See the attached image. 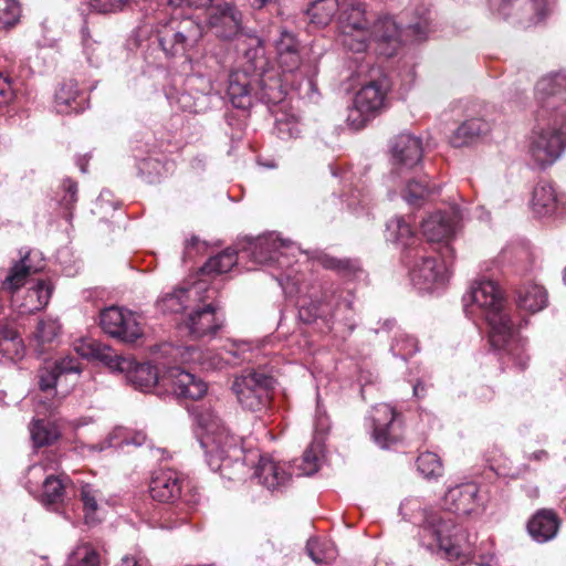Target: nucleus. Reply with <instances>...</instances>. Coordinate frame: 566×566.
I'll return each instance as SVG.
<instances>
[{"label":"nucleus","mask_w":566,"mask_h":566,"mask_svg":"<svg viewBox=\"0 0 566 566\" xmlns=\"http://www.w3.org/2000/svg\"><path fill=\"white\" fill-rule=\"evenodd\" d=\"M75 350L82 357L102 361L113 371L126 374L127 380L140 390H148L161 381L179 399L198 400L208 389L203 380L180 367H171L160 377L153 365L137 364L130 356L117 355L109 346L94 339L82 340Z\"/></svg>","instance_id":"1"},{"label":"nucleus","mask_w":566,"mask_h":566,"mask_svg":"<svg viewBox=\"0 0 566 566\" xmlns=\"http://www.w3.org/2000/svg\"><path fill=\"white\" fill-rule=\"evenodd\" d=\"M420 544L449 563L465 565L474 563L479 566H490L488 560L476 559L478 535L458 525L452 518L442 516L432 509L423 511V521L419 531Z\"/></svg>","instance_id":"2"},{"label":"nucleus","mask_w":566,"mask_h":566,"mask_svg":"<svg viewBox=\"0 0 566 566\" xmlns=\"http://www.w3.org/2000/svg\"><path fill=\"white\" fill-rule=\"evenodd\" d=\"M193 412L202 429L199 441L210 469L228 480H241L245 473V458L239 439L229 432L213 409L200 407Z\"/></svg>","instance_id":"3"},{"label":"nucleus","mask_w":566,"mask_h":566,"mask_svg":"<svg viewBox=\"0 0 566 566\" xmlns=\"http://www.w3.org/2000/svg\"><path fill=\"white\" fill-rule=\"evenodd\" d=\"M467 315L480 316L489 327L491 345L505 348L513 336V324L505 310L501 291L493 281L484 280L472 284L471 290L463 296Z\"/></svg>","instance_id":"4"},{"label":"nucleus","mask_w":566,"mask_h":566,"mask_svg":"<svg viewBox=\"0 0 566 566\" xmlns=\"http://www.w3.org/2000/svg\"><path fill=\"white\" fill-rule=\"evenodd\" d=\"M375 15L364 2H342L337 18L342 44L353 52H364L370 41V25Z\"/></svg>","instance_id":"5"},{"label":"nucleus","mask_w":566,"mask_h":566,"mask_svg":"<svg viewBox=\"0 0 566 566\" xmlns=\"http://www.w3.org/2000/svg\"><path fill=\"white\" fill-rule=\"evenodd\" d=\"M82 371L77 358L67 356L56 360L52 366L43 367L38 371V386L40 392L35 397L39 413H52L61 403V397L56 394V385L62 377L78 375Z\"/></svg>","instance_id":"6"},{"label":"nucleus","mask_w":566,"mask_h":566,"mask_svg":"<svg viewBox=\"0 0 566 566\" xmlns=\"http://www.w3.org/2000/svg\"><path fill=\"white\" fill-rule=\"evenodd\" d=\"M562 123L557 117L552 126L534 130L530 143V155L537 166L545 168L554 164L566 146V114L560 111Z\"/></svg>","instance_id":"7"},{"label":"nucleus","mask_w":566,"mask_h":566,"mask_svg":"<svg viewBox=\"0 0 566 566\" xmlns=\"http://www.w3.org/2000/svg\"><path fill=\"white\" fill-rule=\"evenodd\" d=\"M273 384V378L265 373L249 370L234 379L232 389L243 408L261 411L269 405Z\"/></svg>","instance_id":"8"},{"label":"nucleus","mask_w":566,"mask_h":566,"mask_svg":"<svg viewBox=\"0 0 566 566\" xmlns=\"http://www.w3.org/2000/svg\"><path fill=\"white\" fill-rule=\"evenodd\" d=\"M201 38V27L191 19L170 21L157 32L158 43L168 56L184 55Z\"/></svg>","instance_id":"9"},{"label":"nucleus","mask_w":566,"mask_h":566,"mask_svg":"<svg viewBox=\"0 0 566 566\" xmlns=\"http://www.w3.org/2000/svg\"><path fill=\"white\" fill-rule=\"evenodd\" d=\"M386 94L387 84L384 81H371L364 85L348 109V125L354 129L363 128L385 106Z\"/></svg>","instance_id":"10"},{"label":"nucleus","mask_w":566,"mask_h":566,"mask_svg":"<svg viewBox=\"0 0 566 566\" xmlns=\"http://www.w3.org/2000/svg\"><path fill=\"white\" fill-rule=\"evenodd\" d=\"M428 30L429 24L427 20H420L401 30L391 17H381L371 22L370 40L388 44L391 50L386 52V54L391 55L402 42L403 35L410 36L415 41H422L426 39Z\"/></svg>","instance_id":"11"},{"label":"nucleus","mask_w":566,"mask_h":566,"mask_svg":"<svg viewBox=\"0 0 566 566\" xmlns=\"http://www.w3.org/2000/svg\"><path fill=\"white\" fill-rule=\"evenodd\" d=\"M423 248L416 247L406 252L405 259H419L410 270L411 282L419 290L431 291L442 285L449 277L448 268L444 263H438L434 258L422 255Z\"/></svg>","instance_id":"12"},{"label":"nucleus","mask_w":566,"mask_h":566,"mask_svg":"<svg viewBox=\"0 0 566 566\" xmlns=\"http://www.w3.org/2000/svg\"><path fill=\"white\" fill-rule=\"evenodd\" d=\"M99 324L105 333L124 343H134L143 336V328L136 315L116 306L102 311Z\"/></svg>","instance_id":"13"},{"label":"nucleus","mask_w":566,"mask_h":566,"mask_svg":"<svg viewBox=\"0 0 566 566\" xmlns=\"http://www.w3.org/2000/svg\"><path fill=\"white\" fill-rule=\"evenodd\" d=\"M209 27L222 40H233L241 35L251 36L243 25L242 12L231 2L212 6L208 15Z\"/></svg>","instance_id":"14"},{"label":"nucleus","mask_w":566,"mask_h":566,"mask_svg":"<svg viewBox=\"0 0 566 566\" xmlns=\"http://www.w3.org/2000/svg\"><path fill=\"white\" fill-rule=\"evenodd\" d=\"M281 249L293 250L297 248L291 240H283L275 233H268L255 239H250L247 247L243 248L242 253L251 258L256 264L269 265L275 262L280 266H283L284 255Z\"/></svg>","instance_id":"15"},{"label":"nucleus","mask_w":566,"mask_h":566,"mask_svg":"<svg viewBox=\"0 0 566 566\" xmlns=\"http://www.w3.org/2000/svg\"><path fill=\"white\" fill-rule=\"evenodd\" d=\"M535 98L539 106L538 117L547 112H558L566 105V72L548 74L538 80Z\"/></svg>","instance_id":"16"},{"label":"nucleus","mask_w":566,"mask_h":566,"mask_svg":"<svg viewBox=\"0 0 566 566\" xmlns=\"http://www.w3.org/2000/svg\"><path fill=\"white\" fill-rule=\"evenodd\" d=\"M373 437L375 442L388 449L402 438L400 413L387 403H379L373 410Z\"/></svg>","instance_id":"17"},{"label":"nucleus","mask_w":566,"mask_h":566,"mask_svg":"<svg viewBox=\"0 0 566 566\" xmlns=\"http://www.w3.org/2000/svg\"><path fill=\"white\" fill-rule=\"evenodd\" d=\"M150 495H193L197 490L191 479L172 469H159L151 473Z\"/></svg>","instance_id":"18"},{"label":"nucleus","mask_w":566,"mask_h":566,"mask_svg":"<svg viewBox=\"0 0 566 566\" xmlns=\"http://www.w3.org/2000/svg\"><path fill=\"white\" fill-rule=\"evenodd\" d=\"M210 292L202 283H196L190 287H175L170 292L163 293L156 301V308L163 314H178L191 307L195 303L203 302L209 296H201V292Z\"/></svg>","instance_id":"19"},{"label":"nucleus","mask_w":566,"mask_h":566,"mask_svg":"<svg viewBox=\"0 0 566 566\" xmlns=\"http://www.w3.org/2000/svg\"><path fill=\"white\" fill-rule=\"evenodd\" d=\"M254 475L271 492H284L293 480L289 463L276 462L268 455H260Z\"/></svg>","instance_id":"20"},{"label":"nucleus","mask_w":566,"mask_h":566,"mask_svg":"<svg viewBox=\"0 0 566 566\" xmlns=\"http://www.w3.org/2000/svg\"><path fill=\"white\" fill-rule=\"evenodd\" d=\"M462 220L461 210L453 206L446 211L430 214L421 223L423 235L430 242H443L452 237Z\"/></svg>","instance_id":"21"},{"label":"nucleus","mask_w":566,"mask_h":566,"mask_svg":"<svg viewBox=\"0 0 566 566\" xmlns=\"http://www.w3.org/2000/svg\"><path fill=\"white\" fill-rule=\"evenodd\" d=\"M390 151L396 169H411L422 159V142L411 134L402 133L392 139Z\"/></svg>","instance_id":"22"},{"label":"nucleus","mask_w":566,"mask_h":566,"mask_svg":"<svg viewBox=\"0 0 566 566\" xmlns=\"http://www.w3.org/2000/svg\"><path fill=\"white\" fill-rule=\"evenodd\" d=\"M221 326L222 321L217 317V307L211 303L193 310L185 321V327L195 339L213 337Z\"/></svg>","instance_id":"23"},{"label":"nucleus","mask_w":566,"mask_h":566,"mask_svg":"<svg viewBox=\"0 0 566 566\" xmlns=\"http://www.w3.org/2000/svg\"><path fill=\"white\" fill-rule=\"evenodd\" d=\"M532 209L538 217L562 214L564 212V199L551 182L541 180L533 190Z\"/></svg>","instance_id":"24"},{"label":"nucleus","mask_w":566,"mask_h":566,"mask_svg":"<svg viewBox=\"0 0 566 566\" xmlns=\"http://www.w3.org/2000/svg\"><path fill=\"white\" fill-rule=\"evenodd\" d=\"M254 91V80H251L247 73L237 71L229 75L227 94L234 107L241 109L251 107L255 98Z\"/></svg>","instance_id":"25"},{"label":"nucleus","mask_w":566,"mask_h":566,"mask_svg":"<svg viewBox=\"0 0 566 566\" xmlns=\"http://www.w3.org/2000/svg\"><path fill=\"white\" fill-rule=\"evenodd\" d=\"M323 437H313L312 442L303 452L301 459L290 462L291 470L296 476H310L321 468L323 455Z\"/></svg>","instance_id":"26"},{"label":"nucleus","mask_w":566,"mask_h":566,"mask_svg":"<svg viewBox=\"0 0 566 566\" xmlns=\"http://www.w3.org/2000/svg\"><path fill=\"white\" fill-rule=\"evenodd\" d=\"M86 97L74 81L61 84L55 93V108L60 114L80 113L85 109Z\"/></svg>","instance_id":"27"},{"label":"nucleus","mask_w":566,"mask_h":566,"mask_svg":"<svg viewBox=\"0 0 566 566\" xmlns=\"http://www.w3.org/2000/svg\"><path fill=\"white\" fill-rule=\"evenodd\" d=\"M558 526V518L553 511L541 510L531 518L527 530L536 542L545 543L555 537Z\"/></svg>","instance_id":"28"},{"label":"nucleus","mask_w":566,"mask_h":566,"mask_svg":"<svg viewBox=\"0 0 566 566\" xmlns=\"http://www.w3.org/2000/svg\"><path fill=\"white\" fill-rule=\"evenodd\" d=\"M254 84L255 99L265 104H276L284 99L285 93L281 81L274 73H263L259 78H254Z\"/></svg>","instance_id":"29"},{"label":"nucleus","mask_w":566,"mask_h":566,"mask_svg":"<svg viewBox=\"0 0 566 566\" xmlns=\"http://www.w3.org/2000/svg\"><path fill=\"white\" fill-rule=\"evenodd\" d=\"M60 332L61 325L56 319L43 318L39 321L32 338L34 350L39 355L44 354L57 339Z\"/></svg>","instance_id":"30"},{"label":"nucleus","mask_w":566,"mask_h":566,"mask_svg":"<svg viewBox=\"0 0 566 566\" xmlns=\"http://www.w3.org/2000/svg\"><path fill=\"white\" fill-rule=\"evenodd\" d=\"M516 304L521 310L536 313L547 304L545 289L537 284H526L517 290Z\"/></svg>","instance_id":"31"},{"label":"nucleus","mask_w":566,"mask_h":566,"mask_svg":"<svg viewBox=\"0 0 566 566\" xmlns=\"http://www.w3.org/2000/svg\"><path fill=\"white\" fill-rule=\"evenodd\" d=\"M39 270L40 268L31 264L30 253H28L10 269L9 274L2 282V289L10 293L15 292L25 284L30 274L36 273Z\"/></svg>","instance_id":"32"},{"label":"nucleus","mask_w":566,"mask_h":566,"mask_svg":"<svg viewBox=\"0 0 566 566\" xmlns=\"http://www.w3.org/2000/svg\"><path fill=\"white\" fill-rule=\"evenodd\" d=\"M0 353L13 359L23 354V343L12 322L0 323Z\"/></svg>","instance_id":"33"},{"label":"nucleus","mask_w":566,"mask_h":566,"mask_svg":"<svg viewBox=\"0 0 566 566\" xmlns=\"http://www.w3.org/2000/svg\"><path fill=\"white\" fill-rule=\"evenodd\" d=\"M52 285L44 281L39 280L36 284L27 291L24 302L21 304L23 307L22 313H34L44 308L52 295Z\"/></svg>","instance_id":"34"},{"label":"nucleus","mask_w":566,"mask_h":566,"mask_svg":"<svg viewBox=\"0 0 566 566\" xmlns=\"http://www.w3.org/2000/svg\"><path fill=\"white\" fill-rule=\"evenodd\" d=\"M490 125L481 118H470L463 122L455 130L452 137V144L455 147L468 145L476 137L486 134Z\"/></svg>","instance_id":"35"},{"label":"nucleus","mask_w":566,"mask_h":566,"mask_svg":"<svg viewBox=\"0 0 566 566\" xmlns=\"http://www.w3.org/2000/svg\"><path fill=\"white\" fill-rule=\"evenodd\" d=\"M342 3L338 0L313 1L306 11L311 23L317 27L327 25L339 11Z\"/></svg>","instance_id":"36"},{"label":"nucleus","mask_w":566,"mask_h":566,"mask_svg":"<svg viewBox=\"0 0 566 566\" xmlns=\"http://www.w3.org/2000/svg\"><path fill=\"white\" fill-rule=\"evenodd\" d=\"M386 238L389 241L401 243L408 249L407 252L413 249L409 241L416 240L410 224L401 217H396L387 222Z\"/></svg>","instance_id":"37"},{"label":"nucleus","mask_w":566,"mask_h":566,"mask_svg":"<svg viewBox=\"0 0 566 566\" xmlns=\"http://www.w3.org/2000/svg\"><path fill=\"white\" fill-rule=\"evenodd\" d=\"M318 262L324 269L335 271L340 276L348 279L355 277L361 271L359 262L354 259H339L329 254H322Z\"/></svg>","instance_id":"38"},{"label":"nucleus","mask_w":566,"mask_h":566,"mask_svg":"<svg viewBox=\"0 0 566 566\" xmlns=\"http://www.w3.org/2000/svg\"><path fill=\"white\" fill-rule=\"evenodd\" d=\"M238 262V252L233 249H226L219 254L210 258L201 268L205 274H222L229 272Z\"/></svg>","instance_id":"39"},{"label":"nucleus","mask_w":566,"mask_h":566,"mask_svg":"<svg viewBox=\"0 0 566 566\" xmlns=\"http://www.w3.org/2000/svg\"><path fill=\"white\" fill-rule=\"evenodd\" d=\"M442 500L441 510L433 511L440 512L447 518H450L448 515L451 513L457 516H468L475 509L474 497H442Z\"/></svg>","instance_id":"40"},{"label":"nucleus","mask_w":566,"mask_h":566,"mask_svg":"<svg viewBox=\"0 0 566 566\" xmlns=\"http://www.w3.org/2000/svg\"><path fill=\"white\" fill-rule=\"evenodd\" d=\"M306 551L313 562L329 563L337 556V552L333 543L328 541H321L318 538H311L307 541Z\"/></svg>","instance_id":"41"},{"label":"nucleus","mask_w":566,"mask_h":566,"mask_svg":"<svg viewBox=\"0 0 566 566\" xmlns=\"http://www.w3.org/2000/svg\"><path fill=\"white\" fill-rule=\"evenodd\" d=\"M436 192H438V189H436V187L431 188L424 177L417 180H410L403 191V198L409 205L417 206L431 193Z\"/></svg>","instance_id":"42"},{"label":"nucleus","mask_w":566,"mask_h":566,"mask_svg":"<svg viewBox=\"0 0 566 566\" xmlns=\"http://www.w3.org/2000/svg\"><path fill=\"white\" fill-rule=\"evenodd\" d=\"M31 438L35 447L50 446L59 438V431L51 422L35 420L31 428Z\"/></svg>","instance_id":"43"},{"label":"nucleus","mask_w":566,"mask_h":566,"mask_svg":"<svg viewBox=\"0 0 566 566\" xmlns=\"http://www.w3.org/2000/svg\"><path fill=\"white\" fill-rule=\"evenodd\" d=\"M82 44L87 61L92 65H98L102 55L105 52V45L91 34L88 27L85 24L81 29Z\"/></svg>","instance_id":"44"},{"label":"nucleus","mask_w":566,"mask_h":566,"mask_svg":"<svg viewBox=\"0 0 566 566\" xmlns=\"http://www.w3.org/2000/svg\"><path fill=\"white\" fill-rule=\"evenodd\" d=\"M547 0H503L500 10L505 13L509 8L525 7L526 11H532L533 15L530 17V22H538L545 17V8Z\"/></svg>","instance_id":"45"},{"label":"nucleus","mask_w":566,"mask_h":566,"mask_svg":"<svg viewBox=\"0 0 566 566\" xmlns=\"http://www.w3.org/2000/svg\"><path fill=\"white\" fill-rule=\"evenodd\" d=\"M418 471L426 478H437L443 472L440 458L433 452H423L417 459Z\"/></svg>","instance_id":"46"},{"label":"nucleus","mask_w":566,"mask_h":566,"mask_svg":"<svg viewBox=\"0 0 566 566\" xmlns=\"http://www.w3.org/2000/svg\"><path fill=\"white\" fill-rule=\"evenodd\" d=\"M72 481L65 474L49 475L42 484L41 495H64V493L72 492Z\"/></svg>","instance_id":"47"},{"label":"nucleus","mask_w":566,"mask_h":566,"mask_svg":"<svg viewBox=\"0 0 566 566\" xmlns=\"http://www.w3.org/2000/svg\"><path fill=\"white\" fill-rule=\"evenodd\" d=\"M98 553L88 545L78 546L67 562V566H98Z\"/></svg>","instance_id":"48"},{"label":"nucleus","mask_w":566,"mask_h":566,"mask_svg":"<svg viewBox=\"0 0 566 566\" xmlns=\"http://www.w3.org/2000/svg\"><path fill=\"white\" fill-rule=\"evenodd\" d=\"M62 196L59 199L61 207L66 210V218L72 217V209L77 201V182L71 178H65L62 182Z\"/></svg>","instance_id":"49"},{"label":"nucleus","mask_w":566,"mask_h":566,"mask_svg":"<svg viewBox=\"0 0 566 566\" xmlns=\"http://www.w3.org/2000/svg\"><path fill=\"white\" fill-rule=\"evenodd\" d=\"M20 6L15 0H0V27L15 24L20 18Z\"/></svg>","instance_id":"50"},{"label":"nucleus","mask_w":566,"mask_h":566,"mask_svg":"<svg viewBox=\"0 0 566 566\" xmlns=\"http://www.w3.org/2000/svg\"><path fill=\"white\" fill-rule=\"evenodd\" d=\"M83 501L84 521L88 526L98 524L103 516L104 510L97 504L96 497H81Z\"/></svg>","instance_id":"51"},{"label":"nucleus","mask_w":566,"mask_h":566,"mask_svg":"<svg viewBox=\"0 0 566 566\" xmlns=\"http://www.w3.org/2000/svg\"><path fill=\"white\" fill-rule=\"evenodd\" d=\"M277 54L300 50V43L292 32L282 30L280 38L275 41Z\"/></svg>","instance_id":"52"},{"label":"nucleus","mask_w":566,"mask_h":566,"mask_svg":"<svg viewBox=\"0 0 566 566\" xmlns=\"http://www.w3.org/2000/svg\"><path fill=\"white\" fill-rule=\"evenodd\" d=\"M279 64L283 72H294L301 65L300 50L277 54Z\"/></svg>","instance_id":"53"},{"label":"nucleus","mask_w":566,"mask_h":566,"mask_svg":"<svg viewBox=\"0 0 566 566\" xmlns=\"http://www.w3.org/2000/svg\"><path fill=\"white\" fill-rule=\"evenodd\" d=\"M391 350L395 355L407 359V357L418 352L417 340L413 337L406 336L403 339L397 340V343L391 346Z\"/></svg>","instance_id":"54"},{"label":"nucleus","mask_w":566,"mask_h":566,"mask_svg":"<svg viewBox=\"0 0 566 566\" xmlns=\"http://www.w3.org/2000/svg\"><path fill=\"white\" fill-rule=\"evenodd\" d=\"M324 302L326 303V306L331 307V315H334V310H339L342 306H344L347 310L352 308L353 301L348 298L347 296L344 297L340 294H338L336 291H331L329 294L327 292L324 294Z\"/></svg>","instance_id":"55"},{"label":"nucleus","mask_w":566,"mask_h":566,"mask_svg":"<svg viewBox=\"0 0 566 566\" xmlns=\"http://www.w3.org/2000/svg\"><path fill=\"white\" fill-rule=\"evenodd\" d=\"M276 130H277L279 137L282 139L296 138L301 134V129H300L298 125L296 123L287 120V119L286 120L277 119L276 120Z\"/></svg>","instance_id":"56"},{"label":"nucleus","mask_w":566,"mask_h":566,"mask_svg":"<svg viewBox=\"0 0 566 566\" xmlns=\"http://www.w3.org/2000/svg\"><path fill=\"white\" fill-rule=\"evenodd\" d=\"M127 0H90V6L97 12L108 13L123 8Z\"/></svg>","instance_id":"57"},{"label":"nucleus","mask_w":566,"mask_h":566,"mask_svg":"<svg viewBox=\"0 0 566 566\" xmlns=\"http://www.w3.org/2000/svg\"><path fill=\"white\" fill-rule=\"evenodd\" d=\"M14 91L11 78L0 72V105L10 103L13 99Z\"/></svg>","instance_id":"58"},{"label":"nucleus","mask_w":566,"mask_h":566,"mask_svg":"<svg viewBox=\"0 0 566 566\" xmlns=\"http://www.w3.org/2000/svg\"><path fill=\"white\" fill-rule=\"evenodd\" d=\"M329 429L328 418L324 415L317 412L316 421H315V433L314 437L321 436L323 437V443L325 442V437Z\"/></svg>","instance_id":"59"},{"label":"nucleus","mask_w":566,"mask_h":566,"mask_svg":"<svg viewBox=\"0 0 566 566\" xmlns=\"http://www.w3.org/2000/svg\"><path fill=\"white\" fill-rule=\"evenodd\" d=\"M120 566H150V564L145 556L125 555L120 560Z\"/></svg>","instance_id":"60"},{"label":"nucleus","mask_w":566,"mask_h":566,"mask_svg":"<svg viewBox=\"0 0 566 566\" xmlns=\"http://www.w3.org/2000/svg\"><path fill=\"white\" fill-rule=\"evenodd\" d=\"M455 490L459 491V495H470V496L478 495V493L480 492L476 484L472 483V482L463 483V484L457 485L455 488L449 486L448 491L453 492Z\"/></svg>","instance_id":"61"},{"label":"nucleus","mask_w":566,"mask_h":566,"mask_svg":"<svg viewBox=\"0 0 566 566\" xmlns=\"http://www.w3.org/2000/svg\"><path fill=\"white\" fill-rule=\"evenodd\" d=\"M199 244H200V241L197 237H191L189 240L186 241V244H185V252H184V258H192L193 256V251L196 250V252L199 251Z\"/></svg>","instance_id":"62"},{"label":"nucleus","mask_w":566,"mask_h":566,"mask_svg":"<svg viewBox=\"0 0 566 566\" xmlns=\"http://www.w3.org/2000/svg\"><path fill=\"white\" fill-rule=\"evenodd\" d=\"M229 357H224V361L230 365H237L241 359V354L238 348L232 347L231 349L226 352Z\"/></svg>","instance_id":"63"},{"label":"nucleus","mask_w":566,"mask_h":566,"mask_svg":"<svg viewBox=\"0 0 566 566\" xmlns=\"http://www.w3.org/2000/svg\"><path fill=\"white\" fill-rule=\"evenodd\" d=\"M513 359L520 369L524 370L528 365L530 357L526 354L520 353L516 355L514 354Z\"/></svg>","instance_id":"64"}]
</instances>
